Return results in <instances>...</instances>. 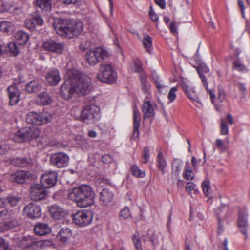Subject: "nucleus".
Wrapping results in <instances>:
<instances>
[{
	"instance_id": "nucleus-1",
	"label": "nucleus",
	"mask_w": 250,
	"mask_h": 250,
	"mask_svg": "<svg viewBox=\"0 0 250 250\" xmlns=\"http://www.w3.org/2000/svg\"><path fill=\"white\" fill-rule=\"evenodd\" d=\"M68 197L75 201L78 206L81 208L87 207L94 203V193L92 188L88 185H83L69 189Z\"/></svg>"
},
{
	"instance_id": "nucleus-2",
	"label": "nucleus",
	"mask_w": 250,
	"mask_h": 250,
	"mask_svg": "<svg viewBox=\"0 0 250 250\" xmlns=\"http://www.w3.org/2000/svg\"><path fill=\"white\" fill-rule=\"evenodd\" d=\"M68 77L71 78L76 93L79 95L89 94L92 89L91 78L88 76L82 74L76 69L68 71Z\"/></svg>"
},
{
	"instance_id": "nucleus-3",
	"label": "nucleus",
	"mask_w": 250,
	"mask_h": 250,
	"mask_svg": "<svg viewBox=\"0 0 250 250\" xmlns=\"http://www.w3.org/2000/svg\"><path fill=\"white\" fill-rule=\"evenodd\" d=\"M54 29L59 36L72 38L82 32L83 25L81 21L73 22L68 20H63L54 23Z\"/></svg>"
},
{
	"instance_id": "nucleus-4",
	"label": "nucleus",
	"mask_w": 250,
	"mask_h": 250,
	"mask_svg": "<svg viewBox=\"0 0 250 250\" xmlns=\"http://www.w3.org/2000/svg\"><path fill=\"white\" fill-rule=\"evenodd\" d=\"M97 78L104 83H112L117 80V75L114 67L111 65L102 64L100 66Z\"/></svg>"
},
{
	"instance_id": "nucleus-5",
	"label": "nucleus",
	"mask_w": 250,
	"mask_h": 250,
	"mask_svg": "<svg viewBox=\"0 0 250 250\" xmlns=\"http://www.w3.org/2000/svg\"><path fill=\"white\" fill-rule=\"evenodd\" d=\"M40 134V130L36 127L24 128L17 131L13 136L14 141L21 143L36 139Z\"/></svg>"
},
{
	"instance_id": "nucleus-6",
	"label": "nucleus",
	"mask_w": 250,
	"mask_h": 250,
	"mask_svg": "<svg viewBox=\"0 0 250 250\" xmlns=\"http://www.w3.org/2000/svg\"><path fill=\"white\" fill-rule=\"evenodd\" d=\"M109 56L107 51L101 47H97L94 50H88L86 54V61L90 65L93 66L102 60L108 58Z\"/></svg>"
},
{
	"instance_id": "nucleus-7",
	"label": "nucleus",
	"mask_w": 250,
	"mask_h": 250,
	"mask_svg": "<svg viewBox=\"0 0 250 250\" xmlns=\"http://www.w3.org/2000/svg\"><path fill=\"white\" fill-rule=\"evenodd\" d=\"M42 47L45 51L58 55L63 54L67 51L64 43L53 40L45 41L43 42Z\"/></svg>"
},
{
	"instance_id": "nucleus-8",
	"label": "nucleus",
	"mask_w": 250,
	"mask_h": 250,
	"mask_svg": "<svg viewBox=\"0 0 250 250\" xmlns=\"http://www.w3.org/2000/svg\"><path fill=\"white\" fill-rule=\"evenodd\" d=\"M82 118L85 122H94L99 117V108L94 104L85 106L81 115Z\"/></svg>"
},
{
	"instance_id": "nucleus-9",
	"label": "nucleus",
	"mask_w": 250,
	"mask_h": 250,
	"mask_svg": "<svg viewBox=\"0 0 250 250\" xmlns=\"http://www.w3.org/2000/svg\"><path fill=\"white\" fill-rule=\"evenodd\" d=\"M92 220L91 213L87 210H79L73 215V222L79 226H86Z\"/></svg>"
},
{
	"instance_id": "nucleus-10",
	"label": "nucleus",
	"mask_w": 250,
	"mask_h": 250,
	"mask_svg": "<svg viewBox=\"0 0 250 250\" xmlns=\"http://www.w3.org/2000/svg\"><path fill=\"white\" fill-rule=\"evenodd\" d=\"M73 85L71 78L68 77L67 72L65 75V81L60 88V95L61 97L65 100H68L72 98L74 93L76 92Z\"/></svg>"
},
{
	"instance_id": "nucleus-11",
	"label": "nucleus",
	"mask_w": 250,
	"mask_h": 250,
	"mask_svg": "<svg viewBox=\"0 0 250 250\" xmlns=\"http://www.w3.org/2000/svg\"><path fill=\"white\" fill-rule=\"evenodd\" d=\"M69 158L68 156L63 152L55 153L50 156V163L58 168L66 167L68 163Z\"/></svg>"
},
{
	"instance_id": "nucleus-12",
	"label": "nucleus",
	"mask_w": 250,
	"mask_h": 250,
	"mask_svg": "<svg viewBox=\"0 0 250 250\" xmlns=\"http://www.w3.org/2000/svg\"><path fill=\"white\" fill-rule=\"evenodd\" d=\"M42 185L36 184L30 188V196L32 200L39 201L43 200L47 195V191Z\"/></svg>"
},
{
	"instance_id": "nucleus-13",
	"label": "nucleus",
	"mask_w": 250,
	"mask_h": 250,
	"mask_svg": "<svg viewBox=\"0 0 250 250\" xmlns=\"http://www.w3.org/2000/svg\"><path fill=\"white\" fill-rule=\"evenodd\" d=\"M5 212L6 217L2 219V221H1V231L11 229L18 225L17 221L10 218V213L6 208L1 210V215Z\"/></svg>"
},
{
	"instance_id": "nucleus-14",
	"label": "nucleus",
	"mask_w": 250,
	"mask_h": 250,
	"mask_svg": "<svg viewBox=\"0 0 250 250\" xmlns=\"http://www.w3.org/2000/svg\"><path fill=\"white\" fill-rule=\"evenodd\" d=\"M57 180V174L54 172H50L42 175L41 182L45 188H50L53 186Z\"/></svg>"
},
{
	"instance_id": "nucleus-15",
	"label": "nucleus",
	"mask_w": 250,
	"mask_h": 250,
	"mask_svg": "<svg viewBox=\"0 0 250 250\" xmlns=\"http://www.w3.org/2000/svg\"><path fill=\"white\" fill-rule=\"evenodd\" d=\"M248 213L245 210H240L238 218V226L241 230V232L245 236L248 237L247 229L248 227L247 221Z\"/></svg>"
},
{
	"instance_id": "nucleus-16",
	"label": "nucleus",
	"mask_w": 250,
	"mask_h": 250,
	"mask_svg": "<svg viewBox=\"0 0 250 250\" xmlns=\"http://www.w3.org/2000/svg\"><path fill=\"white\" fill-rule=\"evenodd\" d=\"M23 212L30 218H37L41 215V208L39 206L31 203L25 207Z\"/></svg>"
},
{
	"instance_id": "nucleus-17",
	"label": "nucleus",
	"mask_w": 250,
	"mask_h": 250,
	"mask_svg": "<svg viewBox=\"0 0 250 250\" xmlns=\"http://www.w3.org/2000/svg\"><path fill=\"white\" fill-rule=\"evenodd\" d=\"M49 209L51 217L55 220H60L67 214L65 209L56 205L50 206Z\"/></svg>"
},
{
	"instance_id": "nucleus-18",
	"label": "nucleus",
	"mask_w": 250,
	"mask_h": 250,
	"mask_svg": "<svg viewBox=\"0 0 250 250\" xmlns=\"http://www.w3.org/2000/svg\"><path fill=\"white\" fill-rule=\"evenodd\" d=\"M141 123L140 114L136 107L134 108L133 111V129L132 138L134 139L137 138L139 135V127Z\"/></svg>"
},
{
	"instance_id": "nucleus-19",
	"label": "nucleus",
	"mask_w": 250,
	"mask_h": 250,
	"mask_svg": "<svg viewBox=\"0 0 250 250\" xmlns=\"http://www.w3.org/2000/svg\"><path fill=\"white\" fill-rule=\"evenodd\" d=\"M182 86L186 94L189 99L202 105V103L200 101V100L196 93L193 88L191 87L184 82L182 83Z\"/></svg>"
},
{
	"instance_id": "nucleus-20",
	"label": "nucleus",
	"mask_w": 250,
	"mask_h": 250,
	"mask_svg": "<svg viewBox=\"0 0 250 250\" xmlns=\"http://www.w3.org/2000/svg\"><path fill=\"white\" fill-rule=\"evenodd\" d=\"M9 104L14 105L20 100V92L16 85H11L8 88Z\"/></svg>"
},
{
	"instance_id": "nucleus-21",
	"label": "nucleus",
	"mask_w": 250,
	"mask_h": 250,
	"mask_svg": "<svg viewBox=\"0 0 250 250\" xmlns=\"http://www.w3.org/2000/svg\"><path fill=\"white\" fill-rule=\"evenodd\" d=\"M46 79L51 85H56L61 80L59 71L55 69L51 70L47 74Z\"/></svg>"
},
{
	"instance_id": "nucleus-22",
	"label": "nucleus",
	"mask_w": 250,
	"mask_h": 250,
	"mask_svg": "<svg viewBox=\"0 0 250 250\" xmlns=\"http://www.w3.org/2000/svg\"><path fill=\"white\" fill-rule=\"evenodd\" d=\"M52 102V97L45 92H43L39 94L35 99V103L38 105H48L51 104Z\"/></svg>"
},
{
	"instance_id": "nucleus-23",
	"label": "nucleus",
	"mask_w": 250,
	"mask_h": 250,
	"mask_svg": "<svg viewBox=\"0 0 250 250\" xmlns=\"http://www.w3.org/2000/svg\"><path fill=\"white\" fill-rule=\"evenodd\" d=\"M114 194L108 189H103L100 193V200L104 205H109L113 201Z\"/></svg>"
},
{
	"instance_id": "nucleus-24",
	"label": "nucleus",
	"mask_w": 250,
	"mask_h": 250,
	"mask_svg": "<svg viewBox=\"0 0 250 250\" xmlns=\"http://www.w3.org/2000/svg\"><path fill=\"white\" fill-rule=\"evenodd\" d=\"M142 112L143 113L144 119L152 117L155 114L153 107L150 102L148 101L144 103L142 107Z\"/></svg>"
},
{
	"instance_id": "nucleus-25",
	"label": "nucleus",
	"mask_w": 250,
	"mask_h": 250,
	"mask_svg": "<svg viewBox=\"0 0 250 250\" xmlns=\"http://www.w3.org/2000/svg\"><path fill=\"white\" fill-rule=\"evenodd\" d=\"M72 233L68 228H62L57 235V238L63 243H66L71 237Z\"/></svg>"
},
{
	"instance_id": "nucleus-26",
	"label": "nucleus",
	"mask_w": 250,
	"mask_h": 250,
	"mask_svg": "<svg viewBox=\"0 0 250 250\" xmlns=\"http://www.w3.org/2000/svg\"><path fill=\"white\" fill-rule=\"evenodd\" d=\"M27 176V173L25 171H18L12 174L10 176V180L17 183H23Z\"/></svg>"
},
{
	"instance_id": "nucleus-27",
	"label": "nucleus",
	"mask_w": 250,
	"mask_h": 250,
	"mask_svg": "<svg viewBox=\"0 0 250 250\" xmlns=\"http://www.w3.org/2000/svg\"><path fill=\"white\" fill-rule=\"evenodd\" d=\"M34 231L38 235H45L51 231V229L49 226L45 223H41L34 227Z\"/></svg>"
},
{
	"instance_id": "nucleus-28",
	"label": "nucleus",
	"mask_w": 250,
	"mask_h": 250,
	"mask_svg": "<svg viewBox=\"0 0 250 250\" xmlns=\"http://www.w3.org/2000/svg\"><path fill=\"white\" fill-rule=\"evenodd\" d=\"M26 121L28 124L35 125H41L39 118V113L35 112H30L27 114L26 116Z\"/></svg>"
},
{
	"instance_id": "nucleus-29",
	"label": "nucleus",
	"mask_w": 250,
	"mask_h": 250,
	"mask_svg": "<svg viewBox=\"0 0 250 250\" xmlns=\"http://www.w3.org/2000/svg\"><path fill=\"white\" fill-rule=\"evenodd\" d=\"M15 39L19 45H25L29 40L28 34L22 31H19L15 34Z\"/></svg>"
},
{
	"instance_id": "nucleus-30",
	"label": "nucleus",
	"mask_w": 250,
	"mask_h": 250,
	"mask_svg": "<svg viewBox=\"0 0 250 250\" xmlns=\"http://www.w3.org/2000/svg\"><path fill=\"white\" fill-rule=\"evenodd\" d=\"M11 163L15 166L24 167L31 165L32 161L30 159L16 158L11 160Z\"/></svg>"
},
{
	"instance_id": "nucleus-31",
	"label": "nucleus",
	"mask_w": 250,
	"mask_h": 250,
	"mask_svg": "<svg viewBox=\"0 0 250 250\" xmlns=\"http://www.w3.org/2000/svg\"><path fill=\"white\" fill-rule=\"evenodd\" d=\"M182 167L183 163L181 161L178 159L174 160L172 164V176L177 178L182 170Z\"/></svg>"
},
{
	"instance_id": "nucleus-32",
	"label": "nucleus",
	"mask_w": 250,
	"mask_h": 250,
	"mask_svg": "<svg viewBox=\"0 0 250 250\" xmlns=\"http://www.w3.org/2000/svg\"><path fill=\"white\" fill-rule=\"evenodd\" d=\"M41 88V84L37 80H33L28 83L25 86V90L29 92H36Z\"/></svg>"
},
{
	"instance_id": "nucleus-33",
	"label": "nucleus",
	"mask_w": 250,
	"mask_h": 250,
	"mask_svg": "<svg viewBox=\"0 0 250 250\" xmlns=\"http://www.w3.org/2000/svg\"><path fill=\"white\" fill-rule=\"evenodd\" d=\"M143 44L146 51L151 54L152 52V40L150 36L148 35H145L143 39Z\"/></svg>"
},
{
	"instance_id": "nucleus-34",
	"label": "nucleus",
	"mask_w": 250,
	"mask_h": 250,
	"mask_svg": "<svg viewBox=\"0 0 250 250\" xmlns=\"http://www.w3.org/2000/svg\"><path fill=\"white\" fill-rule=\"evenodd\" d=\"M36 5L44 11H49L51 8L50 0H36Z\"/></svg>"
},
{
	"instance_id": "nucleus-35",
	"label": "nucleus",
	"mask_w": 250,
	"mask_h": 250,
	"mask_svg": "<svg viewBox=\"0 0 250 250\" xmlns=\"http://www.w3.org/2000/svg\"><path fill=\"white\" fill-rule=\"evenodd\" d=\"M153 80L156 87L160 93L164 94L167 92V87L159 77H153Z\"/></svg>"
},
{
	"instance_id": "nucleus-36",
	"label": "nucleus",
	"mask_w": 250,
	"mask_h": 250,
	"mask_svg": "<svg viewBox=\"0 0 250 250\" xmlns=\"http://www.w3.org/2000/svg\"><path fill=\"white\" fill-rule=\"evenodd\" d=\"M39 113V118L41 120L40 124H45L51 121L52 114L47 111H43Z\"/></svg>"
},
{
	"instance_id": "nucleus-37",
	"label": "nucleus",
	"mask_w": 250,
	"mask_h": 250,
	"mask_svg": "<svg viewBox=\"0 0 250 250\" xmlns=\"http://www.w3.org/2000/svg\"><path fill=\"white\" fill-rule=\"evenodd\" d=\"M157 166L159 170L162 171L163 174H164V169L167 167V164L166 160L163 157V154L161 151H159L158 153L157 157Z\"/></svg>"
},
{
	"instance_id": "nucleus-38",
	"label": "nucleus",
	"mask_w": 250,
	"mask_h": 250,
	"mask_svg": "<svg viewBox=\"0 0 250 250\" xmlns=\"http://www.w3.org/2000/svg\"><path fill=\"white\" fill-rule=\"evenodd\" d=\"M20 200V198L18 197L9 195L7 197V199L2 201V206L4 207L6 206L7 201L11 206H15L17 205Z\"/></svg>"
},
{
	"instance_id": "nucleus-39",
	"label": "nucleus",
	"mask_w": 250,
	"mask_h": 250,
	"mask_svg": "<svg viewBox=\"0 0 250 250\" xmlns=\"http://www.w3.org/2000/svg\"><path fill=\"white\" fill-rule=\"evenodd\" d=\"M7 51H9L12 55L16 56L19 54V50L15 42H10L8 44Z\"/></svg>"
},
{
	"instance_id": "nucleus-40",
	"label": "nucleus",
	"mask_w": 250,
	"mask_h": 250,
	"mask_svg": "<svg viewBox=\"0 0 250 250\" xmlns=\"http://www.w3.org/2000/svg\"><path fill=\"white\" fill-rule=\"evenodd\" d=\"M132 240L135 247L136 250H143L140 235L138 232H136L134 234L132 237Z\"/></svg>"
},
{
	"instance_id": "nucleus-41",
	"label": "nucleus",
	"mask_w": 250,
	"mask_h": 250,
	"mask_svg": "<svg viewBox=\"0 0 250 250\" xmlns=\"http://www.w3.org/2000/svg\"><path fill=\"white\" fill-rule=\"evenodd\" d=\"M202 187L204 194L208 197L210 196L211 195V189L209 182L208 180L204 181L202 183Z\"/></svg>"
},
{
	"instance_id": "nucleus-42",
	"label": "nucleus",
	"mask_w": 250,
	"mask_h": 250,
	"mask_svg": "<svg viewBox=\"0 0 250 250\" xmlns=\"http://www.w3.org/2000/svg\"><path fill=\"white\" fill-rule=\"evenodd\" d=\"M13 25L11 22L6 21H1V31L9 33L12 31Z\"/></svg>"
},
{
	"instance_id": "nucleus-43",
	"label": "nucleus",
	"mask_w": 250,
	"mask_h": 250,
	"mask_svg": "<svg viewBox=\"0 0 250 250\" xmlns=\"http://www.w3.org/2000/svg\"><path fill=\"white\" fill-rule=\"evenodd\" d=\"M131 171L132 174L136 177H144L145 175V173L139 169V168L136 165H134L131 167Z\"/></svg>"
},
{
	"instance_id": "nucleus-44",
	"label": "nucleus",
	"mask_w": 250,
	"mask_h": 250,
	"mask_svg": "<svg viewBox=\"0 0 250 250\" xmlns=\"http://www.w3.org/2000/svg\"><path fill=\"white\" fill-rule=\"evenodd\" d=\"M215 146L217 148L220 149L221 152L225 151L228 149V146L225 145L224 141L220 139L216 140Z\"/></svg>"
},
{
	"instance_id": "nucleus-45",
	"label": "nucleus",
	"mask_w": 250,
	"mask_h": 250,
	"mask_svg": "<svg viewBox=\"0 0 250 250\" xmlns=\"http://www.w3.org/2000/svg\"><path fill=\"white\" fill-rule=\"evenodd\" d=\"M131 217V213L129 208L127 207H125L120 211V219H126Z\"/></svg>"
},
{
	"instance_id": "nucleus-46",
	"label": "nucleus",
	"mask_w": 250,
	"mask_h": 250,
	"mask_svg": "<svg viewBox=\"0 0 250 250\" xmlns=\"http://www.w3.org/2000/svg\"><path fill=\"white\" fill-rule=\"evenodd\" d=\"M186 190L190 194H195L197 192L196 185L192 182H188L186 186Z\"/></svg>"
},
{
	"instance_id": "nucleus-47",
	"label": "nucleus",
	"mask_w": 250,
	"mask_h": 250,
	"mask_svg": "<svg viewBox=\"0 0 250 250\" xmlns=\"http://www.w3.org/2000/svg\"><path fill=\"white\" fill-rule=\"evenodd\" d=\"M25 26L30 30H34L37 25L34 17L27 20L25 22Z\"/></svg>"
},
{
	"instance_id": "nucleus-48",
	"label": "nucleus",
	"mask_w": 250,
	"mask_h": 250,
	"mask_svg": "<svg viewBox=\"0 0 250 250\" xmlns=\"http://www.w3.org/2000/svg\"><path fill=\"white\" fill-rule=\"evenodd\" d=\"M178 91L177 87H173L171 88L168 94L167 98L170 102H172L176 98V93Z\"/></svg>"
},
{
	"instance_id": "nucleus-49",
	"label": "nucleus",
	"mask_w": 250,
	"mask_h": 250,
	"mask_svg": "<svg viewBox=\"0 0 250 250\" xmlns=\"http://www.w3.org/2000/svg\"><path fill=\"white\" fill-rule=\"evenodd\" d=\"M233 67L237 71L242 72L245 69V65L242 64L240 61L236 60L233 63Z\"/></svg>"
},
{
	"instance_id": "nucleus-50",
	"label": "nucleus",
	"mask_w": 250,
	"mask_h": 250,
	"mask_svg": "<svg viewBox=\"0 0 250 250\" xmlns=\"http://www.w3.org/2000/svg\"><path fill=\"white\" fill-rule=\"evenodd\" d=\"M22 243L25 248H29L34 244V242L31 237H25L22 240Z\"/></svg>"
},
{
	"instance_id": "nucleus-51",
	"label": "nucleus",
	"mask_w": 250,
	"mask_h": 250,
	"mask_svg": "<svg viewBox=\"0 0 250 250\" xmlns=\"http://www.w3.org/2000/svg\"><path fill=\"white\" fill-rule=\"evenodd\" d=\"M184 177L188 180H191L194 177V174L190 168H188L183 174Z\"/></svg>"
},
{
	"instance_id": "nucleus-52",
	"label": "nucleus",
	"mask_w": 250,
	"mask_h": 250,
	"mask_svg": "<svg viewBox=\"0 0 250 250\" xmlns=\"http://www.w3.org/2000/svg\"><path fill=\"white\" fill-rule=\"evenodd\" d=\"M135 71L140 73L142 71V63L139 60L136 59L134 61Z\"/></svg>"
},
{
	"instance_id": "nucleus-53",
	"label": "nucleus",
	"mask_w": 250,
	"mask_h": 250,
	"mask_svg": "<svg viewBox=\"0 0 250 250\" xmlns=\"http://www.w3.org/2000/svg\"><path fill=\"white\" fill-rule=\"evenodd\" d=\"M219 100L220 102H222L225 99V93L224 89L219 86L218 87V97Z\"/></svg>"
},
{
	"instance_id": "nucleus-54",
	"label": "nucleus",
	"mask_w": 250,
	"mask_h": 250,
	"mask_svg": "<svg viewBox=\"0 0 250 250\" xmlns=\"http://www.w3.org/2000/svg\"><path fill=\"white\" fill-rule=\"evenodd\" d=\"M229 133V128L226 124L224 122H221V134L222 135H227Z\"/></svg>"
},
{
	"instance_id": "nucleus-55",
	"label": "nucleus",
	"mask_w": 250,
	"mask_h": 250,
	"mask_svg": "<svg viewBox=\"0 0 250 250\" xmlns=\"http://www.w3.org/2000/svg\"><path fill=\"white\" fill-rule=\"evenodd\" d=\"M11 5L10 2H5L3 3L2 6H1V12L11 11Z\"/></svg>"
},
{
	"instance_id": "nucleus-56",
	"label": "nucleus",
	"mask_w": 250,
	"mask_h": 250,
	"mask_svg": "<svg viewBox=\"0 0 250 250\" xmlns=\"http://www.w3.org/2000/svg\"><path fill=\"white\" fill-rule=\"evenodd\" d=\"M149 150L146 147H145L144 149V155L143 157L145 159V163H146L148 161L149 157Z\"/></svg>"
},
{
	"instance_id": "nucleus-57",
	"label": "nucleus",
	"mask_w": 250,
	"mask_h": 250,
	"mask_svg": "<svg viewBox=\"0 0 250 250\" xmlns=\"http://www.w3.org/2000/svg\"><path fill=\"white\" fill-rule=\"evenodd\" d=\"M238 2L239 7L240 9L242 15V17L243 18H245V16L244 11H245V6L244 4L243 1L242 0H238Z\"/></svg>"
},
{
	"instance_id": "nucleus-58",
	"label": "nucleus",
	"mask_w": 250,
	"mask_h": 250,
	"mask_svg": "<svg viewBox=\"0 0 250 250\" xmlns=\"http://www.w3.org/2000/svg\"><path fill=\"white\" fill-rule=\"evenodd\" d=\"M102 161L104 163H110L113 161V158L109 155H104L102 156Z\"/></svg>"
},
{
	"instance_id": "nucleus-59",
	"label": "nucleus",
	"mask_w": 250,
	"mask_h": 250,
	"mask_svg": "<svg viewBox=\"0 0 250 250\" xmlns=\"http://www.w3.org/2000/svg\"><path fill=\"white\" fill-rule=\"evenodd\" d=\"M149 16L151 19L154 22H156L158 21V16L154 12V11L151 9L149 11Z\"/></svg>"
},
{
	"instance_id": "nucleus-60",
	"label": "nucleus",
	"mask_w": 250,
	"mask_h": 250,
	"mask_svg": "<svg viewBox=\"0 0 250 250\" xmlns=\"http://www.w3.org/2000/svg\"><path fill=\"white\" fill-rule=\"evenodd\" d=\"M155 3L161 9H165L166 7V2L165 0H155Z\"/></svg>"
},
{
	"instance_id": "nucleus-61",
	"label": "nucleus",
	"mask_w": 250,
	"mask_h": 250,
	"mask_svg": "<svg viewBox=\"0 0 250 250\" xmlns=\"http://www.w3.org/2000/svg\"><path fill=\"white\" fill-rule=\"evenodd\" d=\"M37 25H42L43 23V19L38 15L33 16Z\"/></svg>"
},
{
	"instance_id": "nucleus-62",
	"label": "nucleus",
	"mask_w": 250,
	"mask_h": 250,
	"mask_svg": "<svg viewBox=\"0 0 250 250\" xmlns=\"http://www.w3.org/2000/svg\"><path fill=\"white\" fill-rule=\"evenodd\" d=\"M1 249L2 250H11V248L3 240H1Z\"/></svg>"
},
{
	"instance_id": "nucleus-63",
	"label": "nucleus",
	"mask_w": 250,
	"mask_h": 250,
	"mask_svg": "<svg viewBox=\"0 0 250 250\" xmlns=\"http://www.w3.org/2000/svg\"><path fill=\"white\" fill-rule=\"evenodd\" d=\"M90 46V42L87 41L82 42L80 45L81 49L84 50Z\"/></svg>"
},
{
	"instance_id": "nucleus-64",
	"label": "nucleus",
	"mask_w": 250,
	"mask_h": 250,
	"mask_svg": "<svg viewBox=\"0 0 250 250\" xmlns=\"http://www.w3.org/2000/svg\"><path fill=\"white\" fill-rule=\"evenodd\" d=\"M198 73H199V74L200 75V78L202 79V82L204 83V85L206 89H207L208 85V83H207V81L206 79L205 78V77H204V76L203 75L201 74V73L199 72V71H198Z\"/></svg>"
}]
</instances>
